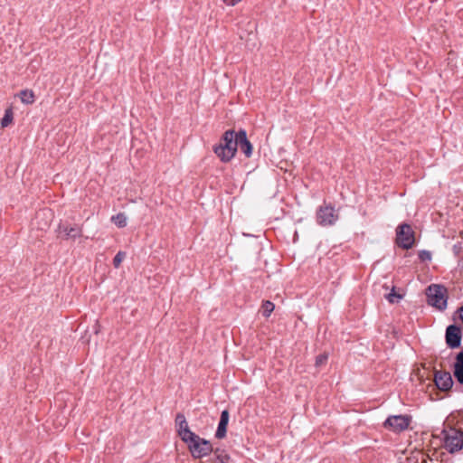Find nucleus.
Masks as SVG:
<instances>
[{
    "instance_id": "nucleus-1",
    "label": "nucleus",
    "mask_w": 463,
    "mask_h": 463,
    "mask_svg": "<svg viewBox=\"0 0 463 463\" xmlns=\"http://www.w3.org/2000/svg\"><path fill=\"white\" fill-rule=\"evenodd\" d=\"M213 150L222 162L231 161L237 153L236 131L234 129L224 131L219 143L213 146Z\"/></svg>"
},
{
    "instance_id": "nucleus-2",
    "label": "nucleus",
    "mask_w": 463,
    "mask_h": 463,
    "mask_svg": "<svg viewBox=\"0 0 463 463\" xmlns=\"http://www.w3.org/2000/svg\"><path fill=\"white\" fill-rule=\"evenodd\" d=\"M427 302L439 310L447 307L448 294L444 286L432 284L426 289Z\"/></svg>"
},
{
    "instance_id": "nucleus-3",
    "label": "nucleus",
    "mask_w": 463,
    "mask_h": 463,
    "mask_svg": "<svg viewBox=\"0 0 463 463\" xmlns=\"http://www.w3.org/2000/svg\"><path fill=\"white\" fill-rule=\"evenodd\" d=\"M444 445L450 453L457 452L463 448V432L459 430L450 428L443 430Z\"/></svg>"
},
{
    "instance_id": "nucleus-4",
    "label": "nucleus",
    "mask_w": 463,
    "mask_h": 463,
    "mask_svg": "<svg viewBox=\"0 0 463 463\" xmlns=\"http://www.w3.org/2000/svg\"><path fill=\"white\" fill-rule=\"evenodd\" d=\"M189 450L192 454V456L195 458H201L203 457L207 456L211 453L213 450V447L211 443L200 437H198V439L193 443H191L189 446Z\"/></svg>"
},
{
    "instance_id": "nucleus-5",
    "label": "nucleus",
    "mask_w": 463,
    "mask_h": 463,
    "mask_svg": "<svg viewBox=\"0 0 463 463\" xmlns=\"http://www.w3.org/2000/svg\"><path fill=\"white\" fill-rule=\"evenodd\" d=\"M397 243L400 247L410 249L414 243L413 232L410 225L402 224L397 231Z\"/></svg>"
},
{
    "instance_id": "nucleus-6",
    "label": "nucleus",
    "mask_w": 463,
    "mask_h": 463,
    "mask_svg": "<svg viewBox=\"0 0 463 463\" xmlns=\"http://www.w3.org/2000/svg\"><path fill=\"white\" fill-rule=\"evenodd\" d=\"M236 146L237 150L240 149L246 157H250L253 152V146L247 137V131L240 128L236 131Z\"/></svg>"
},
{
    "instance_id": "nucleus-7",
    "label": "nucleus",
    "mask_w": 463,
    "mask_h": 463,
    "mask_svg": "<svg viewBox=\"0 0 463 463\" xmlns=\"http://www.w3.org/2000/svg\"><path fill=\"white\" fill-rule=\"evenodd\" d=\"M57 232L58 236L64 240H75L82 235V228L79 225L69 226L61 223Z\"/></svg>"
},
{
    "instance_id": "nucleus-8",
    "label": "nucleus",
    "mask_w": 463,
    "mask_h": 463,
    "mask_svg": "<svg viewBox=\"0 0 463 463\" xmlns=\"http://www.w3.org/2000/svg\"><path fill=\"white\" fill-rule=\"evenodd\" d=\"M410 420L409 417L402 415L391 416L386 420L384 424L394 431H402L408 428Z\"/></svg>"
},
{
    "instance_id": "nucleus-9",
    "label": "nucleus",
    "mask_w": 463,
    "mask_h": 463,
    "mask_svg": "<svg viewBox=\"0 0 463 463\" xmlns=\"http://www.w3.org/2000/svg\"><path fill=\"white\" fill-rule=\"evenodd\" d=\"M434 382L436 386L441 391H449L453 385V380L449 372L436 371Z\"/></svg>"
},
{
    "instance_id": "nucleus-10",
    "label": "nucleus",
    "mask_w": 463,
    "mask_h": 463,
    "mask_svg": "<svg viewBox=\"0 0 463 463\" xmlns=\"http://www.w3.org/2000/svg\"><path fill=\"white\" fill-rule=\"evenodd\" d=\"M337 215L332 207H320L317 212V221L321 225L333 224L337 220Z\"/></svg>"
},
{
    "instance_id": "nucleus-11",
    "label": "nucleus",
    "mask_w": 463,
    "mask_h": 463,
    "mask_svg": "<svg viewBox=\"0 0 463 463\" xmlns=\"http://www.w3.org/2000/svg\"><path fill=\"white\" fill-rule=\"evenodd\" d=\"M461 333L458 326H449L446 330V342L450 348H457L460 345Z\"/></svg>"
},
{
    "instance_id": "nucleus-12",
    "label": "nucleus",
    "mask_w": 463,
    "mask_h": 463,
    "mask_svg": "<svg viewBox=\"0 0 463 463\" xmlns=\"http://www.w3.org/2000/svg\"><path fill=\"white\" fill-rule=\"evenodd\" d=\"M229 422V412L224 410L221 414L220 422L215 433L217 439H223L226 435V429Z\"/></svg>"
},
{
    "instance_id": "nucleus-13",
    "label": "nucleus",
    "mask_w": 463,
    "mask_h": 463,
    "mask_svg": "<svg viewBox=\"0 0 463 463\" xmlns=\"http://www.w3.org/2000/svg\"><path fill=\"white\" fill-rule=\"evenodd\" d=\"M454 376L459 383H463V352L458 353L456 357Z\"/></svg>"
},
{
    "instance_id": "nucleus-14",
    "label": "nucleus",
    "mask_w": 463,
    "mask_h": 463,
    "mask_svg": "<svg viewBox=\"0 0 463 463\" xmlns=\"http://www.w3.org/2000/svg\"><path fill=\"white\" fill-rule=\"evenodd\" d=\"M181 439L185 442L188 446L198 439V435L192 432L190 430H184V431H179Z\"/></svg>"
},
{
    "instance_id": "nucleus-15",
    "label": "nucleus",
    "mask_w": 463,
    "mask_h": 463,
    "mask_svg": "<svg viewBox=\"0 0 463 463\" xmlns=\"http://www.w3.org/2000/svg\"><path fill=\"white\" fill-rule=\"evenodd\" d=\"M21 101L24 104H33L34 102V93L32 90H23L20 91Z\"/></svg>"
},
{
    "instance_id": "nucleus-16",
    "label": "nucleus",
    "mask_w": 463,
    "mask_h": 463,
    "mask_svg": "<svg viewBox=\"0 0 463 463\" xmlns=\"http://www.w3.org/2000/svg\"><path fill=\"white\" fill-rule=\"evenodd\" d=\"M14 119V112L12 108H8L5 111L4 117L1 118L0 124L3 128L8 127Z\"/></svg>"
},
{
    "instance_id": "nucleus-17",
    "label": "nucleus",
    "mask_w": 463,
    "mask_h": 463,
    "mask_svg": "<svg viewBox=\"0 0 463 463\" xmlns=\"http://www.w3.org/2000/svg\"><path fill=\"white\" fill-rule=\"evenodd\" d=\"M127 216L120 213L111 217L112 222H114L118 228H123L127 225Z\"/></svg>"
},
{
    "instance_id": "nucleus-18",
    "label": "nucleus",
    "mask_w": 463,
    "mask_h": 463,
    "mask_svg": "<svg viewBox=\"0 0 463 463\" xmlns=\"http://www.w3.org/2000/svg\"><path fill=\"white\" fill-rule=\"evenodd\" d=\"M275 306L272 302L266 300L262 303L261 311L264 317H268L273 312Z\"/></svg>"
},
{
    "instance_id": "nucleus-19",
    "label": "nucleus",
    "mask_w": 463,
    "mask_h": 463,
    "mask_svg": "<svg viewBox=\"0 0 463 463\" xmlns=\"http://www.w3.org/2000/svg\"><path fill=\"white\" fill-rule=\"evenodd\" d=\"M385 298L392 304L398 303L402 298V295L398 294L394 290V287L392 288V291L385 295Z\"/></svg>"
},
{
    "instance_id": "nucleus-20",
    "label": "nucleus",
    "mask_w": 463,
    "mask_h": 463,
    "mask_svg": "<svg viewBox=\"0 0 463 463\" xmlns=\"http://www.w3.org/2000/svg\"><path fill=\"white\" fill-rule=\"evenodd\" d=\"M176 423L178 425V432L184 431V430H190L188 427V423L185 420V417L183 414H178L176 416Z\"/></svg>"
},
{
    "instance_id": "nucleus-21",
    "label": "nucleus",
    "mask_w": 463,
    "mask_h": 463,
    "mask_svg": "<svg viewBox=\"0 0 463 463\" xmlns=\"http://www.w3.org/2000/svg\"><path fill=\"white\" fill-rule=\"evenodd\" d=\"M125 258L126 253L124 251H118L113 260V264L115 268H118Z\"/></svg>"
},
{
    "instance_id": "nucleus-22",
    "label": "nucleus",
    "mask_w": 463,
    "mask_h": 463,
    "mask_svg": "<svg viewBox=\"0 0 463 463\" xmlns=\"http://www.w3.org/2000/svg\"><path fill=\"white\" fill-rule=\"evenodd\" d=\"M328 354L326 353L319 354L316 359V366L319 367L325 364L327 361Z\"/></svg>"
},
{
    "instance_id": "nucleus-23",
    "label": "nucleus",
    "mask_w": 463,
    "mask_h": 463,
    "mask_svg": "<svg viewBox=\"0 0 463 463\" xmlns=\"http://www.w3.org/2000/svg\"><path fill=\"white\" fill-rule=\"evenodd\" d=\"M420 258L422 260H430L431 254L429 251L422 250V251L420 252Z\"/></svg>"
},
{
    "instance_id": "nucleus-24",
    "label": "nucleus",
    "mask_w": 463,
    "mask_h": 463,
    "mask_svg": "<svg viewBox=\"0 0 463 463\" xmlns=\"http://www.w3.org/2000/svg\"><path fill=\"white\" fill-rule=\"evenodd\" d=\"M218 458L220 459L221 463H226V461L228 460V456L227 455H220V456H218Z\"/></svg>"
},
{
    "instance_id": "nucleus-25",
    "label": "nucleus",
    "mask_w": 463,
    "mask_h": 463,
    "mask_svg": "<svg viewBox=\"0 0 463 463\" xmlns=\"http://www.w3.org/2000/svg\"><path fill=\"white\" fill-rule=\"evenodd\" d=\"M459 317L461 321L463 322V306L459 308Z\"/></svg>"
},
{
    "instance_id": "nucleus-26",
    "label": "nucleus",
    "mask_w": 463,
    "mask_h": 463,
    "mask_svg": "<svg viewBox=\"0 0 463 463\" xmlns=\"http://www.w3.org/2000/svg\"><path fill=\"white\" fill-rule=\"evenodd\" d=\"M415 373H416L419 377H421V376H420V369H417V370L415 371Z\"/></svg>"
}]
</instances>
